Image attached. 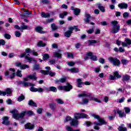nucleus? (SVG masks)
<instances>
[{"label": "nucleus", "mask_w": 131, "mask_h": 131, "mask_svg": "<svg viewBox=\"0 0 131 131\" xmlns=\"http://www.w3.org/2000/svg\"><path fill=\"white\" fill-rule=\"evenodd\" d=\"M10 113L13 114L12 117L14 119H20V118H24L25 115L32 116L34 115V113L32 111H25L20 113H18V110H13L10 111Z\"/></svg>", "instance_id": "f257e3e1"}, {"label": "nucleus", "mask_w": 131, "mask_h": 131, "mask_svg": "<svg viewBox=\"0 0 131 131\" xmlns=\"http://www.w3.org/2000/svg\"><path fill=\"white\" fill-rule=\"evenodd\" d=\"M91 116H92V117H94V118H96V119H97L99 122H100L98 123V122H94L93 123L94 124L93 128L95 129H96V130H99L100 129V127L98 125H102V124H107V122H105V120L101 118L99 115L92 114Z\"/></svg>", "instance_id": "f03ea898"}, {"label": "nucleus", "mask_w": 131, "mask_h": 131, "mask_svg": "<svg viewBox=\"0 0 131 131\" xmlns=\"http://www.w3.org/2000/svg\"><path fill=\"white\" fill-rule=\"evenodd\" d=\"M78 98H88L89 97L90 98V101H94V102H97V103H101L100 99H98L97 98H95V97L91 93H88L85 91L78 94Z\"/></svg>", "instance_id": "7ed1b4c3"}, {"label": "nucleus", "mask_w": 131, "mask_h": 131, "mask_svg": "<svg viewBox=\"0 0 131 131\" xmlns=\"http://www.w3.org/2000/svg\"><path fill=\"white\" fill-rule=\"evenodd\" d=\"M74 118H75L76 120L72 119L70 124L73 126H76L78 125V121H77V119H79V118H80V113H75Z\"/></svg>", "instance_id": "20e7f679"}, {"label": "nucleus", "mask_w": 131, "mask_h": 131, "mask_svg": "<svg viewBox=\"0 0 131 131\" xmlns=\"http://www.w3.org/2000/svg\"><path fill=\"white\" fill-rule=\"evenodd\" d=\"M58 89L60 91H66V92H70V91H71V90H72L73 86L69 83H68L67 84L66 86L59 85L58 87Z\"/></svg>", "instance_id": "39448f33"}, {"label": "nucleus", "mask_w": 131, "mask_h": 131, "mask_svg": "<svg viewBox=\"0 0 131 131\" xmlns=\"http://www.w3.org/2000/svg\"><path fill=\"white\" fill-rule=\"evenodd\" d=\"M19 57H20V58H24V57H26V60H28L29 63H30L32 61H35V59H34V58L27 56V55H26V52H24V53L20 54V55H19Z\"/></svg>", "instance_id": "423d86ee"}, {"label": "nucleus", "mask_w": 131, "mask_h": 131, "mask_svg": "<svg viewBox=\"0 0 131 131\" xmlns=\"http://www.w3.org/2000/svg\"><path fill=\"white\" fill-rule=\"evenodd\" d=\"M40 73H41L42 74H44V75H48V74H49V75L51 77L55 76V75H56L55 72H53L52 71H49L41 70Z\"/></svg>", "instance_id": "0eeeda50"}, {"label": "nucleus", "mask_w": 131, "mask_h": 131, "mask_svg": "<svg viewBox=\"0 0 131 131\" xmlns=\"http://www.w3.org/2000/svg\"><path fill=\"white\" fill-rule=\"evenodd\" d=\"M11 95L12 94V89L10 88H7L5 91H0V96H6L7 95Z\"/></svg>", "instance_id": "6e6552de"}, {"label": "nucleus", "mask_w": 131, "mask_h": 131, "mask_svg": "<svg viewBox=\"0 0 131 131\" xmlns=\"http://www.w3.org/2000/svg\"><path fill=\"white\" fill-rule=\"evenodd\" d=\"M35 127L34 124H32L30 123H28L25 125V129H33Z\"/></svg>", "instance_id": "1a4fd4ad"}, {"label": "nucleus", "mask_w": 131, "mask_h": 131, "mask_svg": "<svg viewBox=\"0 0 131 131\" xmlns=\"http://www.w3.org/2000/svg\"><path fill=\"white\" fill-rule=\"evenodd\" d=\"M125 42H122V47H127V46H129L131 44L130 39L129 38H125Z\"/></svg>", "instance_id": "9d476101"}, {"label": "nucleus", "mask_w": 131, "mask_h": 131, "mask_svg": "<svg viewBox=\"0 0 131 131\" xmlns=\"http://www.w3.org/2000/svg\"><path fill=\"white\" fill-rule=\"evenodd\" d=\"M3 124L5 125H10V121H9V118L8 117H3Z\"/></svg>", "instance_id": "9b49d317"}, {"label": "nucleus", "mask_w": 131, "mask_h": 131, "mask_svg": "<svg viewBox=\"0 0 131 131\" xmlns=\"http://www.w3.org/2000/svg\"><path fill=\"white\" fill-rule=\"evenodd\" d=\"M27 29H30V27H29L28 26L25 25V23H22L21 25L20 26V31L23 32V30H26Z\"/></svg>", "instance_id": "f8f14e48"}, {"label": "nucleus", "mask_w": 131, "mask_h": 131, "mask_svg": "<svg viewBox=\"0 0 131 131\" xmlns=\"http://www.w3.org/2000/svg\"><path fill=\"white\" fill-rule=\"evenodd\" d=\"M86 55L91 57L90 59L93 61H97V56L96 55H93V53L92 52H88L86 53Z\"/></svg>", "instance_id": "ddd939ff"}, {"label": "nucleus", "mask_w": 131, "mask_h": 131, "mask_svg": "<svg viewBox=\"0 0 131 131\" xmlns=\"http://www.w3.org/2000/svg\"><path fill=\"white\" fill-rule=\"evenodd\" d=\"M90 19H91V15L90 14L85 13V18L84 21L85 23H88V24L90 23Z\"/></svg>", "instance_id": "4468645a"}, {"label": "nucleus", "mask_w": 131, "mask_h": 131, "mask_svg": "<svg viewBox=\"0 0 131 131\" xmlns=\"http://www.w3.org/2000/svg\"><path fill=\"white\" fill-rule=\"evenodd\" d=\"M118 7L119 8H120V9H127V8L128 7V5L125 3H122L119 4L118 5Z\"/></svg>", "instance_id": "2eb2a0df"}, {"label": "nucleus", "mask_w": 131, "mask_h": 131, "mask_svg": "<svg viewBox=\"0 0 131 131\" xmlns=\"http://www.w3.org/2000/svg\"><path fill=\"white\" fill-rule=\"evenodd\" d=\"M48 92H53V93H57V88L55 86H50L46 89Z\"/></svg>", "instance_id": "dca6fc26"}, {"label": "nucleus", "mask_w": 131, "mask_h": 131, "mask_svg": "<svg viewBox=\"0 0 131 131\" xmlns=\"http://www.w3.org/2000/svg\"><path fill=\"white\" fill-rule=\"evenodd\" d=\"M90 100H89L88 98H83L82 100V102H79L78 104L79 105H86V104H89Z\"/></svg>", "instance_id": "f3484780"}, {"label": "nucleus", "mask_w": 131, "mask_h": 131, "mask_svg": "<svg viewBox=\"0 0 131 131\" xmlns=\"http://www.w3.org/2000/svg\"><path fill=\"white\" fill-rule=\"evenodd\" d=\"M117 113L119 115V117H120L121 118H122L123 117H125L126 116V115L125 113L119 110H117Z\"/></svg>", "instance_id": "a211bd4d"}, {"label": "nucleus", "mask_w": 131, "mask_h": 131, "mask_svg": "<svg viewBox=\"0 0 131 131\" xmlns=\"http://www.w3.org/2000/svg\"><path fill=\"white\" fill-rule=\"evenodd\" d=\"M35 31L36 32H38L39 33H41L42 34L46 33V31H42V27H37L35 28Z\"/></svg>", "instance_id": "6ab92c4d"}, {"label": "nucleus", "mask_w": 131, "mask_h": 131, "mask_svg": "<svg viewBox=\"0 0 131 131\" xmlns=\"http://www.w3.org/2000/svg\"><path fill=\"white\" fill-rule=\"evenodd\" d=\"M120 30V25L118 24V21H115V33H117Z\"/></svg>", "instance_id": "aec40b11"}, {"label": "nucleus", "mask_w": 131, "mask_h": 131, "mask_svg": "<svg viewBox=\"0 0 131 131\" xmlns=\"http://www.w3.org/2000/svg\"><path fill=\"white\" fill-rule=\"evenodd\" d=\"M130 79V76L128 75H124L122 76V81H128Z\"/></svg>", "instance_id": "412c9836"}, {"label": "nucleus", "mask_w": 131, "mask_h": 131, "mask_svg": "<svg viewBox=\"0 0 131 131\" xmlns=\"http://www.w3.org/2000/svg\"><path fill=\"white\" fill-rule=\"evenodd\" d=\"M23 84L24 86H34L35 84L33 83H29L28 82H26L25 81H23Z\"/></svg>", "instance_id": "4be33fe9"}, {"label": "nucleus", "mask_w": 131, "mask_h": 131, "mask_svg": "<svg viewBox=\"0 0 131 131\" xmlns=\"http://www.w3.org/2000/svg\"><path fill=\"white\" fill-rule=\"evenodd\" d=\"M69 29H71L72 31L73 32V30H75L76 32H77V31H80V29L78 28V27L77 26H74L73 27H69Z\"/></svg>", "instance_id": "5701e85b"}, {"label": "nucleus", "mask_w": 131, "mask_h": 131, "mask_svg": "<svg viewBox=\"0 0 131 131\" xmlns=\"http://www.w3.org/2000/svg\"><path fill=\"white\" fill-rule=\"evenodd\" d=\"M72 30L71 29H69L68 31H66L64 33V36L66 37H70L71 36V34L72 33Z\"/></svg>", "instance_id": "b1692460"}, {"label": "nucleus", "mask_w": 131, "mask_h": 131, "mask_svg": "<svg viewBox=\"0 0 131 131\" xmlns=\"http://www.w3.org/2000/svg\"><path fill=\"white\" fill-rule=\"evenodd\" d=\"M28 78H29V79L36 80V79H37V78L36 77V73H34L33 75H29L28 76Z\"/></svg>", "instance_id": "393cba45"}, {"label": "nucleus", "mask_w": 131, "mask_h": 131, "mask_svg": "<svg viewBox=\"0 0 131 131\" xmlns=\"http://www.w3.org/2000/svg\"><path fill=\"white\" fill-rule=\"evenodd\" d=\"M111 26L113 27V29L111 30V32H113V33H115V20L112 21L111 23Z\"/></svg>", "instance_id": "a878e982"}, {"label": "nucleus", "mask_w": 131, "mask_h": 131, "mask_svg": "<svg viewBox=\"0 0 131 131\" xmlns=\"http://www.w3.org/2000/svg\"><path fill=\"white\" fill-rule=\"evenodd\" d=\"M124 126V124H121V126H119L118 127V130L119 131H127V128L126 127H123Z\"/></svg>", "instance_id": "bb28decb"}, {"label": "nucleus", "mask_w": 131, "mask_h": 131, "mask_svg": "<svg viewBox=\"0 0 131 131\" xmlns=\"http://www.w3.org/2000/svg\"><path fill=\"white\" fill-rule=\"evenodd\" d=\"M41 17L42 18H50V16H51L50 13H45V12H42L41 14Z\"/></svg>", "instance_id": "cd10ccee"}, {"label": "nucleus", "mask_w": 131, "mask_h": 131, "mask_svg": "<svg viewBox=\"0 0 131 131\" xmlns=\"http://www.w3.org/2000/svg\"><path fill=\"white\" fill-rule=\"evenodd\" d=\"M71 72L72 73H78L79 72V69L77 68H73L71 69Z\"/></svg>", "instance_id": "c85d7f7f"}, {"label": "nucleus", "mask_w": 131, "mask_h": 131, "mask_svg": "<svg viewBox=\"0 0 131 131\" xmlns=\"http://www.w3.org/2000/svg\"><path fill=\"white\" fill-rule=\"evenodd\" d=\"M42 59L44 61H47L48 59H50V55L48 53L42 54Z\"/></svg>", "instance_id": "c756f323"}, {"label": "nucleus", "mask_w": 131, "mask_h": 131, "mask_svg": "<svg viewBox=\"0 0 131 131\" xmlns=\"http://www.w3.org/2000/svg\"><path fill=\"white\" fill-rule=\"evenodd\" d=\"M28 105H29V106H33V107L37 106L36 103L34 102L32 100L29 101Z\"/></svg>", "instance_id": "7c9ffc66"}, {"label": "nucleus", "mask_w": 131, "mask_h": 131, "mask_svg": "<svg viewBox=\"0 0 131 131\" xmlns=\"http://www.w3.org/2000/svg\"><path fill=\"white\" fill-rule=\"evenodd\" d=\"M37 46L38 47H46V46H47V45L46 44V43H43V42H42V41L41 40H39L38 41V43H37Z\"/></svg>", "instance_id": "2f4dec72"}, {"label": "nucleus", "mask_w": 131, "mask_h": 131, "mask_svg": "<svg viewBox=\"0 0 131 131\" xmlns=\"http://www.w3.org/2000/svg\"><path fill=\"white\" fill-rule=\"evenodd\" d=\"M74 14L76 16H78L80 14V9L78 8H75L74 11Z\"/></svg>", "instance_id": "473e14b6"}, {"label": "nucleus", "mask_w": 131, "mask_h": 131, "mask_svg": "<svg viewBox=\"0 0 131 131\" xmlns=\"http://www.w3.org/2000/svg\"><path fill=\"white\" fill-rule=\"evenodd\" d=\"M33 69L34 70H39V69H40V66H39V64L37 63H35L33 66Z\"/></svg>", "instance_id": "72a5a7b5"}, {"label": "nucleus", "mask_w": 131, "mask_h": 131, "mask_svg": "<svg viewBox=\"0 0 131 131\" xmlns=\"http://www.w3.org/2000/svg\"><path fill=\"white\" fill-rule=\"evenodd\" d=\"M25 99V97H24V95L23 94H21L19 96H18L17 98V101L18 102H21V101H23Z\"/></svg>", "instance_id": "f704fd0d"}, {"label": "nucleus", "mask_w": 131, "mask_h": 131, "mask_svg": "<svg viewBox=\"0 0 131 131\" xmlns=\"http://www.w3.org/2000/svg\"><path fill=\"white\" fill-rule=\"evenodd\" d=\"M89 46H92L95 43H97V40H88Z\"/></svg>", "instance_id": "c9c22d12"}, {"label": "nucleus", "mask_w": 131, "mask_h": 131, "mask_svg": "<svg viewBox=\"0 0 131 131\" xmlns=\"http://www.w3.org/2000/svg\"><path fill=\"white\" fill-rule=\"evenodd\" d=\"M108 60L110 61V62H111V63H113L114 66H115V58H113L112 57H110L108 58Z\"/></svg>", "instance_id": "e433bc0d"}, {"label": "nucleus", "mask_w": 131, "mask_h": 131, "mask_svg": "<svg viewBox=\"0 0 131 131\" xmlns=\"http://www.w3.org/2000/svg\"><path fill=\"white\" fill-rule=\"evenodd\" d=\"M115 52H120V53H123L124 52V49L122 47H120L119 49L115 48Z\"/></svg>", "instance_id": "4c0bfd02"}, {"label": "nucleus", "mask_w": 131, "mask_h": 131, "mask_svg": "<svg viewBox=\"0 0 131 131\" xmlns=\"http://www.w3.org/2000/svg\"><path fill=\"white\" fill-rule=\"evenodd\" d=\"M67 15H68V12H63V13H61L59 15V17L60 18H61V19H64V17H65V16H67Z\"/></svg>", "instance_id": "58836bf2"}, {"label": "nucleus", "mask_w": 131, "mask_h": 131, "mask_svg": "<svg viewBox=\"0 0 131 131\" xmlns=\"http://www.w3.org/2000/svg\"><path fill=\"white\" fill-rule=\"evenodd\" d=\"M62 55L60 54L59 52H54L53 54V57H55L56 58H61Z\"/></svg>", "instance_id": "ea45409f"}, {"label": "nucleus", "mask_w": 131, "mask_h": 131, "mask_svg": "<svg viewBox=\"0 0 131 131\" xmlns=\"http://www.w3.org/2000/svg\"><path fill=\"white\" fill-rule=\"evenodd\" d=\"M56 102H57L58 103V104H64V102L63 101V100H62V99H60V98H57L55 99Z\"/></svg>", "instance_id": "a19ab883"}, {"label": "nucleus", "mask_w": 131, "mask_h": 131, "mask_svg": "<svg viewBox=\"0 0 131 131\" xmlns=\"http://www.w3.org/2000/svg\"><path fill=\"white\" fill-rule=\"evenodd\" d=\"M66 81V78H61L59 80H56V82L59 83V82H65Z\"/></svg>", "instance_id": "79ce46f5"}, {"label": "nucleus", "mask_w": 131, "mask_h": 131, "mask_svg": "<svg viewBox=\"0 0 131 131\" xmlns=\"http://www.w3.org/2000/svg\"><path fill=\"white\" fill-rule=\"evenodd\" d=\"M126 114H128L130 112V108L128 107H125L124 108Z\"/></svg>", "instance_id": "37998d69"}, {"label": "nucleus", "mask_w": 131, "mask_h": 131, "mask_svg": "<svg viewBox=\"0 0 131 131\" xmlns=\"http://www.w3.org/2000/svg\"><path fill=\"white\" fill-rule=\"evenodd\" d=\"M98 8L101 12H105V8H104V7L102 6L101 4H98Z\"/></svg>", "instance_id": "c03bdc74"}, {"label": "nucleus", "mask_w": 131, "mask_h": 131, "mask_svg": "<svg viewBox=\"0 0 131 131\" xmlns=\"http://www.w3.org/2000/svg\"><path fill=\"white\" fill-rule=\"evenodd\" d=\"M56 60L55 59H50L48 61V63L50 65H54V64H56Z\"/></svg>", "instance_id": "a18cd8bd"}, {"label": "nucleus", "mask_w": 131, "mask_h": 131, "mask_svg": "<svg viewBox=\"0 0 131 131\" xmlns=\"http://www.w3.org/2000/svg\"><path fill=\"white\" fill-rule=\"evenodd\" d=\"M21 72H22L21 71L17 70L16 74L18 76V77H22L23 75H22V73H21Z\"/></svg>", "instance_id": "49530a36"}, {"label": "nucleus", "mask_w": 131, "mask_h": 131, "mask_svg": "<svg viewBox=\"0 0 131 131\" xmlns=\"http://www.w3.org/2000/svg\"><path fill=\"white\" fill-rule=\"evenodd\" d=\"M30 68L29 66L27 64H21L20 69L24 70V69H26V68Z\"/></svg>", "instance_id": "de8ad7c7"}, {"label": "nucleus", "mask_w": 131, "mask_h": 131, "mask_svg": "<svg viewBox=\"0 0 131 131\" xmlns=\"http://www.w3.org/2000/svg\"><path fill=\"white\" fill-rule=\"evenodd\" d=\"M4 36L5 38H6V39H11V35L8 34V33L4 34Z\"/></svg>", "instance_id": "09e8293b"}, {"label": "nucleus", "mask_w": 131, "mask_h": 131, "mask_svg": "<svg viewBox=\"0 0 131 131\" xmlns=\"http://www.w3.org/2000/svg\"><path fill=\"white\" fill-rule=\"evenodd\" d=\"M122 76L121 75H119V73H118V72L116 71L115 72V77L116 78H121Z\"/></svg>", "instance_id": "8fccbe9b"}, {"label": "nucleus", "mask_w": 131, "mask_h": 131, "mask_svg": "<svg viewBox=\"0 0 131 131\" xmlns=\"http://www.w3.org/2000/svg\"><path fill=\"white\" fill-rule=\"evenodd\" d=\"M30 91H31V92H33L34 93H35V92H37V88H35L33 86H31L30 88Z\"/></svg>", "instance_id": "3c124183"}, {"label": "nucleus", "mask_w": 131, "mask_h": 131, "mask_svg": "<svg viewBox=\"0 0 131 131\" xmlns=\"http://www.w3.org/2000/svg\"><path fill=\"white\" fill-rule=\"evenodd\" d=\"M55 106H56L55 103H50L49 104V107L51 110H55Z\"/></svg>", "instance_id": "603ef678"}, {"label": "nucleus", "mask_w": 131, "mask_h": 131, "mask_svg": "<svg viewBox=\"0 0 131 131\" xmlns=\"http://www.w3.org/2000/svg\"><path fill=\"white\" fill-rule=\"evenodd\" d=\"M66 129L67 131H74V130L71 127L68 125L66 126Z\"/></svg>", "instance_id": "864d4df0"}, {"label": "nucleus", "mask_w": 131, "mask_h": 131, "mask_svg": "<svg viewBox=\"0 0 131 131\" xmlns=\"http://www.w3.org/2000/svg\"><path fill=\"white\" fill-rule=\"evenodd\" d=\"M120 65V60H118L117 58H115V66H119Z\"/></svg>", "instance_id": "5fc2aeb1"}, {"label": "nucleus", "mask_w": 131, "mask_h": 131, "mask_svg": "<svg viewBox=\"0 0 131 131\" xmlns=\"http://www.w3.org/2000/svg\"><path fill=\"white\" fill-rule=\"evenodd\" d=\"M15 35L16 37H20L21 36V33L18 31L15 32Z\"/></svg>", "instance_id": "6e6d98bb"}, {"label": "nucleus", "mask_w": 131, "mask_h": 131, "mask_svg": "<svg viewBox=\"0 0 131 131\" xmlns=\"http://www.w3.org/2000/svg\"><path fill=\"white\" fill-rule=\"evenodd\" d=\"M51 28L52 30H57L58 28L55 24H51Z\"/></svg>", "instance_id": "4d7b16f0"}, {"label": "nucleus", "mask_w": 131, "mask_h": 131, "mask_svg": "<svg viewBox=\"0 0 131 131\" xmlns=\"http://www.w3.org/2000/svg\"><path fill=\"white\" fill-rule=\"evenodd\" d=\"M80 118H86L88 117V115L84 113H80Z\"/></svg>", "instance_id": "13d9d810"}, {"label": "nucleus", "mask_w": 131, "mask_h": 131, "mask_svg": "<svg viewBox=\"0 0 131 131\" xmlns=\"http://www.w3.org/2000/svg\"><path fill=\"white\" fill-rule=\"evenodd\" d=\"M110 79L111 80H114L115 79V72H114V75H111L110 76Z\"/></svg>", "instance_id": "bf43d9fd"}, {"label": "nucleus", "mask_w": 131, "mask_h": 131, "mask_svg": "<svg viewBox=\"0 0 131 131\" xmlns=\"http://www.w3.org/2000/svg\"><path fill=\"white\" fill-rule=\"evenodd\" d=\"M124 100H125V98L122 97L121 99H118L117 102L118 103H123V102H124Z\"/></svg>", "instance_id": "052dcab7"}, {"label": "nucleus", "mask_w": 131, "mask_h": 131, "mask_svg": "<svg viewBox=\"0 0 131 131\" xmlns=\"http://www.w3.org/2000/svg\"><path fill=\"white\" fill-rule=\"evenodd\" d=\"M6 45V41L4 39L0 40V46H5Z\"/></svg>", "instance_id": "680f3d73"}, {"label": "nucleus", "mask_w": 131, "mask_h": 131, "mask_svg": "<svg viewBox=\"0 0 131 131\" xmlns=\"http://www.w3.org/2000/svg\"><path fill=\"white\" fill-rule=\"evenodd\" d=\"M70 120H71V117L70 116H67L65 119L64 122H68Z\"/></svg>", "instance_id": "e2e57ef3"}, {"label": "nucleus", "mask_w": 131, "mask_h": 131, "mask_svg": "<svg viewBox=\"0 0 131 131\" xmlns=\"http://www.w3.org/2000/svg\"><path fill=\"white\" fill-rule=\"evenodd\" d=\"M14 66H16V67H19V68H21V66H22V64H21V63L20 62H15L14 63Z\"/></svg>", "instance_id": "0e129e2a"}, {"label": "nucleus", "mask_w": 131, "mask_h": 131, "mask_svg": "<svg viewBox=\"0 0 131 131\" xmlns=\"http://www.w3.org/2000/svg\"><path fill=\"white\" fill-rule=\"evenodd\" d=\"M87 33H89V34H92L93 32H94V29H90L86 31Z\"/></svg>", "instance_id": "69168bd1"}, {"label": "nucleus", "mask_w": 131, "mask_h": 131, "mask_svg": "<svg viewBox=\"0 0 131 131\" xmlns=\"http://www.w3.org/2000/svg\"><path fill=\"white\" fill-rule=\"evenodd\" d=\"M85 124L87 126H91V125H93V123H91L90 121L85 122Z\"/></svg>", "instance_id": "338daca9"}, {"label": "nucleus", "mask_w": 131, "mask_h": 131, "mask_svg": "<svg viewBox=\"0 0 131 131\" xmlns=\"http://www.w3.org/2000/svg\"><path fill=\"white\" fill-rule=\"evenodd\" d=\"M37 92H38V93H42L43 92V89L41 88H37Z\"/></svg>", "instance_id": "774afa93"}]
</instances>
